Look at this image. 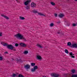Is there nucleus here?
I'll return each mask as SVG.
<instances>
[{"instance_id":"c9c22d12","label":"nucleus","mask_w":77,"mask_h":77,"mask_svg":"<svg viewBox=\"0 0 77 77\" xmlns=\"http://www.w3.org/2000/svg\"><path fill=\"white\" fill-rule=\"evenodd\" d=\"M61 35L62 36V35H64V33H63V32H62V33H61Z\"/></svg>"},{"instance_id":"0eeeda50","label":"nucleus","mask_w":77,"mask_h":77,"mask_svg":"<svg viewBox=\"0 0 77 77\" xmlns=\"http://www.w3.org/2000/svg\"><path fill=\"white\" fill-rule=\"evenodd\" d=\"M30 2H31V0H27V1L24 2V4L25 6H27Z\"/></svg>"},{"instance_id":"aec40b11","label":"nucleus","mask_w":77,"mask_h":77,"mask_svg":"<svg viewBox=\"0 0 77 77\" xmlns=\"http://www.w3.org/2000/svg\"><path fill=\"white\" fill-rule=\"evenodd\" d=\"M51 4V5H52V6H55V3H54V2H50Z\"/></svg>"},{"instance_id":"a19ab883","label":"nucleus","mask_w":77,"mask_h":77,"mask_svg":"<svg viewBox=\"0 0 77 77\" xmlns=\"http://www.w3.org/2000/svg\"><path fill=\"white\" fill-rule=\"evenodd\" d=\"M76 2H77V0H74Z\"/></svg>"},{"instance_id":"a878e982","label":"nucleus","mask_w":77,"mask_h":77,"mask_svg":"<svg viewBox=\"0 0 77 77\" xmlns=\"http://www.w3.org/2000/svg\"><path fill=\"white\" fill-rule=\"evenodd\" d=\"M28 52L27 51H25L23 52V53L24 54H28Z\"/></svg>"},{"instance_id":"20e7f679","label":"nucleus","mask_w":77,"mask_h":77,"mask_svg":"<svg viewBox=\"0 0 77 77\" xmlns=\"http://www.w3.org/2000/svg\"><path fill=\"white\" fill-rule=\"evenodd\" d=\"M38 68V67L37 66H35L33 67V68H32L31 69V71L32 72H35L36 71V70Z\"/></svg>"},{"instance_id":"4c0bfd02","label":"nucleus","mask_w":77,"mask_h":77,"mask_svg":"<svg viewBox=\"0 0 77 77\" xmlns=\"http://www.w3.org/2000/svg\"><path fill=\"white\" fill-rule=\"evenodd\" d=\"M5 54H8V53L7 51H6L4 53Z\"/></svg>"},{"instance_id":"2f4dec72","label":"nucleus","mask_w":77,"mask_h":77,"mask_svg":"<svg viewBox=\"0 0 77 77\" xmlns=\"http://www.w3.org/2000/svg\"><path fill=\"white\" fill-rule=\"evenodd\" d=\"M3 60V57H0V60Z\"/></svg>"},{"instance_id":"9b49d317","label":"nucleus","mask_w":77,"mask_h":77,"mask_svg":"<svg viewBox=\"0 0 77 77\" xmlns=\"http://www.w3.org/2000/svg\"><path fill=\"white\" fill-rule=\"evenodd\" d=\"M36 57L38 60H42V57L39 55H37Z\"/></svg>"},{"instance_id":"393cba45","label":"nucleus","mask_w":77,"mask_h":77,"mask_svg":"<svg viewBox=\"0 0 77 77\" xmlns=\"http://www.w3.org/2000/svg\"><path fill=\"white\" fill-rule=\"evenodd\" d=\"M71 77H77V74H74L72 75Z\"/></svg>"},{"instance_id":"58836bf2","label":"nucleus","mask_w":77,"mask_h":77,"mask_svg":"<svg viewBox=\"0 0 77 77\" xmlns=\"http://www.w3.org/2000/svg\"><path fill=\"white\" fill-rule=\"evenodd\" d=\"M16 1H17V2H18V0H16Z\"/></svg>"},{"instance_id":"2eb2a0df","label":"nucleus","mask_w":77,"mask_h":77,"mask_svg":"<svg viewBox=\"0 0 77 77\" xmlns=\"http://www.w3.org/2000/svg\"><path fill=\"white\" fill-rule=\"evenodd\" d=\"M58 17H59V18H63V17H64V14H60L58 15Z\"/></svg>"},{"instance_id":"473e14b6","label":"nucleus","mask_w":77,"mask_h":77,"mask_svg":"<svg viewBox=\"0 0 77 77\" xmlns=\"http://www.w3.org/2000/svg\"><path fill=\"white\" fill-rule=\"evenodd\" d=\"M72 25L73 26H77V25H76V24L74 23H73Z\"/></svg>"},{"instance_id":"ea45409f","label":"nucleus","mask_w":77,"mask_h":77,"mask_svg":"<svg viewBox=\"0 0 77 77\" xmlns=\"http://www.w3.org/2000/svg\"><path fill=\"white\" fill-rule=\"evenodd\" d=\"M43 77H47L45 76H43Z\"/></svg>"},{"instance_id":"7c9ffc66","label":"nucleus","mask_w":77,"mask_h":77,"mask_svg":"<svg viewBox=\"0 0 77 77\" xmlns=\"http://www.w3.org/2000/svg\"><path fill=\"white\" fill-rule=\"evenodd\" d=\"M33 12L34 13H35V14H36V13H37V14H38V11H33Z\"/></svg>"},{"instance_id":"412c9836","label":"nucleus","mask_w":77,"mask_h":77,"mask_svg":"<svg viewBox=\"0 0 77 77\" xmlns=\"http://www.w3.org/2000/svg\"><path fill=\"white\" fill-rule=\"evenodd\" d=\"M31 65L32 66H34L35 65V63H31Z\"/></svg>"},{"instance_id":"72a5a7b5","label":"nucleus","mask_w":77,"mask_h":77,"mask_svg":"<svg viewBox=\"0 0 77 77\" xmlns=\"http://www.w3.org/2000/svg\"><path fill=\"white\" fill-rule=\"evenodd\" d=\"M15 46L16 47H18V44L17 43H16L15 44Z\"/></svg>"},{"instance_id":"9d476101","label":"nucleus","mask_w":77,"mask_h":77,"mask_svg":"<svg viewBox=\"0 0 77 77\" xmlns=\"http://www.w3.org/2000/svg\"><path fill=\"white\" fill-rule=\"evenodd\" d=\"M2 45H3L5 47V46H7V48L9 49V46L11 45H8V43H5L4 44H2Z\"/></svg>"},{"instance_id":"c756f323","label":"nucleus","mask_w":77,"mask_h":77,"mask_svg":"<svg viewBox=\"0 0 77 77\" xmlns=\"http://www.w3.org/2000/svg\"><path fill=\"white\" fill-rule=\"evenodd\" d=\"M18 77H24L23 75L22 74H20L18 76Z\"/></svg>"},{"instance_id":"f8f14e48","label":"nucleus","mask_w":77,"mask_h":77,"mask_svg":"<svg viewBox=\"0 0 77 77\" xmlns=\"http://www.w3.org/2000/svg\"><path fill=\"white\" fill-rule=\"evenodd\" d=\"M38 14L39 15H40V16H43V17H46L45 15L43 13L41 12L38 13Z\"/></svg>"},{"instance_id":"a211bd4d","label":"nucleus","mask_w":77,"mask_h":77,"mask_svg":"<svg viewBox=\"0 0 77 77\" xmlns=\"http://www.w3.org/2000/svg\"><path fill=\"white\" fill-rule=\"evenodd\" d=\"M19 18L20 20H25V18H24V17H22L20 16L19 17Z\"/></svg>"},{"instance_id":"4be33fe9","label":"nucleus","mask_w":77,"mask_h":77,"mask_svg":"<svg viewBox=\"0 0 77 77\" xmlns=\"http://www.w3.org/2000/svg\"><path fill=\"white\" fill-rule=\"evenodd\" d=\"M57 33L58 34H61V33H62V31H59L57 32Z\"/></svg>"},{"instance_id":"7ed1b4c3","label":"nucleus","mask_w":77,"mask_h":77,"mask_svg":"<svg viewBox=\"0 0 77 77\" xmlns=\"http://www.w3.org/2000/svg\"><path fill=\"white\" fill-rule=\"evenodd\" d=\"M8 49L9 50H13V51H16V49L14 48V47L12 45H11L8 46Z\"/></svg>"},{"instance_id":"5701e85b","label":"nucleus","mask_w":77,"mask_h":77,"mask_svg":"<svg viewBox=\"0 0 77 77\" xmlns=\"http://www.w3.org/2000/svg\"><path fill=\"white\" fill-rule=\"evenodd\" d=\"M65 52L67 54H68L69 53V52H68V51L67 49H65Z\"/></svg>"},{"instance_id":"6ab92c4d","label":"nucleus","mask_w":77,"mask_h":77,"mask_svg":"<svg viewBox=\"0 0 77 77\" xmlns=\"http://www.w3.org/2000/svg\"><path fill=\"white\" fill-rule=\"evenodd\" d=\"M65 24L67 26H69V23L68 22H65Z\"/></svg>"},{"instance_id":"b1692460","label":"nucleus","mask_w":77,"mask_h":77,"mask_svg":"<svg viewBox=\"0 0 77 77\" xmlns=\"http://www.w3.org/2000/svg\"><path fill=\"white\" fill-rule=\"evenodd\" d=\"M72 73H75V72H76V70H74V69H72Z\"/></svg>"},{"instance_id":"39448f33","label":"nucleus","mask_w":77,"mask_h":77,"mask_svg":"<svg viewBox=\"0 0 77 77\" xmlns=\"http://www.w3.org/2000/svg\"><path fill=\"white\" fill-rule=\"evenodd\" d=\"M31 6L32 8H36V4L34 2H32L31 4Z\"/></svg>"},{"instance_id":"f257e3e1","label":"nucleus","mask_w":77,"mask_h":77,"mask_svg":"<svg viewBox=\"0 0 77 77\" xmlns=\"http://www.w3.org/2000/svg\"><path fill=\"white\" fill-rule=\"evenodd\" d=\"M14 37L17 38V39H23L24 41H26V39L25 38V37H24L20 33H18L17 34L14 35Z\"/></svg>"},{"instance_id":"f3484780","label":"nucleus","mask_w":77,"mask_h":77,"mask_svg":"<svg viewBox=\"0 0 77 77\" xmlns=\"http://www.w3.org/2000/svg\"><path fill=\"white\" fill-rule=\"evenodd\" d=\"M37 46L38 47H39V48H42V45H40L39 44H37Z\"/></svg>"},{"instance_id":"4468645a","label":"nucleus","mask_w":77,"mask_h":77,"mask_svg":"<svg viewBox=\"0 0 77 77\" xmlns=\"http://www.w3.org/2000/svg\"><path fill=\"white\" fill-rule=\"evenodd\" d=\"M69 55L71 56V57H72V58H74L75 57L74 56H73L72 55H74V54H72V52H71L70 53H69Z\"/></svg>"},{"instance_id":"cd10ccee","label":"nucleus","mask_w":77,"mask_h":77,"mask_svg":"<svg viewBox=\"0 0 77 77\" xmlns=\"http://www.w3.org/2000/svg\"><path fill=\"white\" fill-rule=\"evenodd\" d=\"M54 26V23H51L50 24V27H53Z\"/></svg>"},{"instance_id":"dca6fc26","label":"nucleus","mask_w":77,"mask_h":77,"mask_svg":"<svg viewBox=\"0 0 77 77\" xmlns=\"http://www.w3.org/2000/svg\"><path fill=\"white\" fill-rule=\"evenodd\" d=\"M25 9H26V10H30V5H26L25 7Z\"/></svg>"},{"instance_id":"6e6552de","label":"nucleus","mask_w":77,"mask_h":77,"mask_svg":"<svg viewBox=\"0 0 77 77\" xmlns=\"http://www.w3.org/2000/svg\"><path fill=\"white\" fill-rule=\"evenodd\" d=\"M20 45L21 46V47H26V45L23 43H20Z\"/></svg>"},{"instance_id":"f704fd0d","label":"nucleus","mask_w":77,"mask_h":77,"mask_svg":"<svg viewBox=\"0 0 77 77\" xmlns=\"http://www.w3.org/2000/svg\"><path fill=\"white\" fill-rule=\"evenodd\" d=\"M2 35H3L2 32H0V36H2Z\"/></svg>"},{"instance_id":"f03ea898","label":"nucleus","mask_w":77,"mask_h":77,"mask_svg":"<svg viewBox=\"0 0 77 77\" xmlns=\"http://www.w3.org/2000/svg\"><path fill=\"white\" fill-rule=\"evenodd\" d=\"M51 75L54 77H59L60 75L56 73H54L51 74Z\"/></svg>"},{"instance_id":"e433bc0d","label":"nucleus","mask_w":77,"mask_h":77,"mask_svg":"<svg viewBox=\"0 0 77 77\" xmlns=\"http://www.w3.org/2000/svg\"><path fill=\"white\" fill-rule=\"evenodd\" d=\"M54 16L55 17H57V14H55Z\"/></svg>"},{"instance_id":"1a4fd4ad","label":"nucleus","mask_w":77,"mask_h":77,"mask_svg":"<svg viewBox=\"0 0 77 77\" xmlns=\"http://www.w3.org/2000/svg\"><path fill=\"white\" fill-rule=\"evenodd\" d=\"M30 66L29 64L25 65L24 66V68H26V69H29V68H30Z\"/></svg>"},{"instance_id":"bb28decb","label":"nucleus","mask_w":77,"mask_h":77,"mask_svg":"<svg viewBox=\"0 0 77 77\" xmlns=\"http://www.w3.org/2000/svg\"><path fill=\"white\" fill-rule=\"evenodd\" d=\"M71 43L70 42H68L67 43V45L68 46H71Z\"/></svg>"},{"instance_id":"ddd939ff","label":"nucleus","mask_w":77,"mask_h":77,"mask_svg":"<svg viewBox=\"0 0 77 77\" xmlns=\"http://www.w3.org/2000/svg\"><path fill=\"white\" fill-rule=\"evenodd\" d=\"M1 16L2 17H3L4 18H5V19H6V20H9V18L8 17L3 15V14H2L1 15Z\"/></svg>"},{"instance_id":"c85d7f7f","label":"nucleus","mask_w":77,"mask_h":77,"mask_svg":"<svg viewBox=\"0 0 77 77\" xmlns=\"http://www.w3.org/2000/svg\"><path fill=\"white\" fill-rule=\"evenodd\" d=\"M12 77H17V75L14 73L13 74V75L12 76Z\"/></svg>"},{"instance_id":"423d86ee","label":"nucleus","mask_w":77,"mask_h":77,"mask_svg":"<svg viewBox=\"0 0 77 77\" xmlns=\"http://www.w3.org/2000/svg\"><path fill=\"white\" fill-rule=\"evenodd\" d=\"M71 47L73 48H77V43L72 44Z\"/></svg>"}]
</instances>
